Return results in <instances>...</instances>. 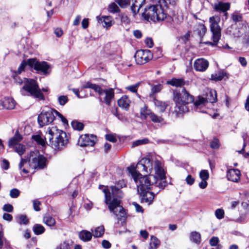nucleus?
Here are the masks:
<instances>
[{
  "label": "nucleus",
  "mask_w": 249,
  "mask_h": 249,
  "mask_svg": "<svg viewBox=\"0 0 249 249\" xmlns=\"http://www.w3.org/2000/svg\"><path fill=\"white\" fill-rule=\"evenodd\" d=\"M125 186V184L123 181H119L115 185L109 187L111 192L107 186H106L103 190L105 194V202L107 205L110 212L122 223H124L126 218V212L121 205L120 200L124 196L121 189Z\"/></svg>",
  "instance_id": "nucleus-1"
},
{
  "label": "nucleus",
  "mask_w": 249,
  "mask_h": 249,
  "mask_svg": "<svg viewBox=\"0 0 249 249\" xmlns=\"http://www.w3.org/2000/svg\"><path fill=\"white\" fill-rule=\"evenodd\" d=\"M160 159V157L148 155L146 158H142L137 164V169L142 172L151 173L154 168L159 182L158 185L159 190L156 194L163 189L167 185L166 180V172L164 169L163 164Z\"/></svg>",
  "instance_id": "nucleus-2"
},
{
  "label": "nucleus",
  "mask_w": 249,
  "mask_h": 249,
  "mask_svg": "<svg viewBox=\"0 0 249 249\" xmlns=\"http://www.w3.org/2000/svg\"><path fill=\"white\" fill-rule=\"evenodd\" d=\"M138 194L141 197V202L151 204L155 197V194L150 190L154 187L159 188L158 178L153 175H144L142 174L134 180Z\"/></svg>",
  "instance_id": "nucleus-3"
},
{
  "label": "nucleus",
  "mask_w": 249,
  "mask_h": 249,
  "mask_svg": "<svg viewBox=\"0 0 249 249\" xmlns=\"http://www.w3.org/2000/svg\"><path fill=\"white\" fill-rule=\"evenodd\" d=\"M173 100L176 105L174 113L178 115L186 111V105L193 102L194 97L190 94L185 88H183L181 91L178 89L173 90Z\"/></svg>",
  "instance_id": "nucleus-4"
},
{
  "label": "nucleus",
  "mask_w": 249,
  "mask_h": 249,
  "mask_svg": "<svg viewBox=\"0 0 249 249\" xmlns=\"http://www.w3.org/2000/svg\"><path fill=\"white\" fill-rule=\"evenodd\" d=\"M45 139L49 141V144L55 150L63 149L68 142L65 132L59 130L56 127L49 128Z\"/></svg>",
  "instance_id": "nucleus-5"
},
{
  "label": "nucleus",
  "mask_w": 249,
  "mask_h": 249,
  "mask_svg": "<svg viewBox=\"0 0 249 249\" xmlns=\"http://www.w3.org/2000/svg\"><path fill=\"white\" fill-rule=\"evenodd\" d=\"M142 17L146 20H151L154 22L162 21L165 19L173 20L170 16H167L161 4H149L145 8L142 13Z\"/></svg>",
  "instance_id": "nucleus-6"
},
{
  "label": "nucleus",
  "mask_w": 249,
  "mask_h": 249,
  "mask_svg": "<svg viewBox=\"0 0 249 249\" xmlns=\"http://www.w3.org/2000/svg\"><path fill=\"white\" fill-rule=\"evenodd\" d=\"M34 152L30 153V156L26 159L21 158L20 162L19 163L18 167L20 170L25 174H27L29 171L27 169L24 168L22 169V166L28 163L30 167H33L35 169L42 170L46 168L48 164V160L42 155L38 154L34 157Z\"/></svg>",
  "instance_id": "nucleus-7"
},
{
  "label": "nucleus",
  "mask_w": 249,
  "mask_h": 249,
  "mask_svg": "<svg viewBox=\"0 0 249 249\" xmlns=\"http://www.w3.org/2000/svg\"><path fill=\"white\" fill-rule=\"evenodd\" d=\"M217 101V95L215 90H211L207 93L206 97L204 98L198 96L197 100L194 103V108L197 111L206 113V110L205 105L206 103H215Z\"/></svg>",
  "instance_id": "nucleus-8"
},
{
  "label": "nucleus",
  "mask_w": 249,
  "mask_h": 249,
  "mask_svg": "<svg viewBox=\"0 0 249 249\" xmlns=\"http://www.w3.org/2000/svg\"><path fill=\"white\" fill-rule=\"evenodd\" d=\"M220 21V18L218 17L213 16L210 18V29L213 34L212 38L213 42H206L205 44H210L212 46H216L221 37V29L218 23Z\"/></svg>",
  "instance_id": "nucleus-9"
},
{
  "label": "nucleus",
  "mask_w": 249,
  "mask_h": 249,
  "mask_svg": "<svg viewBox=\"0 0 249 249\" xmlns=\"http://www.w3.org/2000/svg\"><path fill=\"white\" fill-rule=\"evenodd\" d=\"M22 89L28 92L32 96L40 100H44V96L41 92L37 82L33 79H28L25 81Z\"/></svg>",
  "instance_id": "nucleus-10"
},
{
  "label": "nucleus",
  "mask_w": 249,
  "mask_h": 249,
  "mask_svg": "<svg viewBox=\"0 0 249 249\" xmlns=\"http://www.w3.org/2000/svg\"><path fill=\"white\" fill-rule=\"evenodd\" d=\"M55 109L46 107L41 112L37 117V121L40 127L51 124L55 119Z\"/></svg>",
  "instance_id": "nucleus-11"
},
{
  "label": "nucleus",
  "mask_w": 249,
  "mask_h": 249,
  "mask_svg": "<svg viewBox=\"0 0 249 249\" xmlns=\"http://www.w3.org/2000/svg\"><path fill=\"white\" fill-rule=\"evenodd\" d=\"M29 66L38 72H41L44 75L49 74L50 66L47 62L38 61L36 58L28 59Z\"/></svg>",
  "instance_id": "nucleus-12"
},
{
  "label": "nucleus",
  "mask_w": 249,
  "mask_h": 249,
  "mask_svg": "<svg viewBox=\"0 0 249 249\" xmlns=\"http://www.w3.org/2000/svg\"><path fill=\"white\" fill-rule=\"evenodd\" d=\"M134 57L137 64L143 65L152 59L153 53L149 50H141L136 52Z\"/></svg>",
  "instance_id": "nucleus-13"
},
{
  "label": "nucleus",
  "mask_w": 249,
  "mask_h": 249,
  "mask_svg": "<svg viewBox=\"0 0 249 249\" xmlns=\"http://www.w3.org/2000/svg\"><path fill=\"white\" fill-rule=\"evenodd\" d=\"M96 141V137L93 135L85 134L81 135L78 141V144L82 147L93 146Z\"/></svg>",
  "instance_id": "nucleus-14"
},
{
  "label": "nucleus",
  "mask_w": 249,
  "mask_h": 249,
  "mask_svg": "<svg viewBox=\"0 0 249 249\" xmlns=\"http://www.w3.org/2000/svg\"><path fill=\"white\" fill-rule=\"evenodd\" d=\"M103 92L102 93V96L105 95V96L103 98L100 96L99 98V99L102 103H104L107 106H109L112 100L114 98V89L112 88L105 89H103Z\"/></svg>",
  "instance_id": "nucleus-15"
},
{
  "label": "nucleus",
  "mask_w": 249,
  "mask_h": 249,
  "mask_svg": "<svg viewBox=\"0 0 249 249\" xmlns=\"http://www.w3.org/2000/svg\"><path fill=\"white\" fill-rule=\"evenodd\" d=\"M209 63L204 58H198L195 60L194 63V68L196 71L203 72L208 68Z\"/></svg>",
  "instance_id": "nucleus-16"
},
{
  "label": "nucleus",
  "mask_w": 249,
  "mask_h": 249,
  "mask_svg": "<svg viewBox=\"0 0 249 249\" xmlns=\"http://www.w3.org/2000/svg\"><path fill=\"white\" fill-rule=\"evenodd\" d=\"M231 4L229 2L217 1L212 4L213 10L218 12L225 13L230 8Z\"/></svg>",
  "instance_id": "nucleus-17"
},
{
  "label": "nucleus",
  "mask_w": 249,
  "mask_h": 249,
  "mask_svg": "<svg viewBox=\"0 0 249 249\" xmlns=\"http://www.w3.org/2000/svg\"><path fill=\"white\" fill-rule=\"evenodd\" d=\"M166 84L176 87H181L184 85H188L189 81H185L183 78H173L167 81Z\"/></svg>",
  "instance_id": "nucleus-18"
},
{
  "label": "nucleus",
  "mask_w": 249,
  "mask_h": 249,
  "mask_svg": "<svg viewBox=\"0 0 249 249\" xmlns=\"http://www.w3.org/2000/svg\"><path fill=\"white\" fill-rule=\"evenodd\" d=\"M240 171L236 169L229 170L227 174V177L229 180L233 182H237L240 178Z\"/></svg>",
  "instance_id": "nucleus-19"
},
{
  "label": "nucleus",
  "mask_w": 249,
  "mask_h": 249,
  "mask_svg": "<svg viewBox=\"0 0 249 249\" xmlns=\"http://www.w3.org/2000/svg\"><path fill=\"white\" fill-rule=\"evenodd\" d=\"M1 105L6 109H13L16 106V102L13 98L10 97H4L1 101Z\"/></svg>",
  "instance_id": "nucleus-20"
},
{
  "label": "nucleus",
  "mask_w": 249,
  "mask_h": 249,
  "mask_svg": "<svg viewBox=\"0 0 249 249\" xmlns=\"http://www.w3.org/2000/svg\"><path fill=\"white\" fill-rule=\"evenodd\" d=\"M132 4L131 6V10L135 16L145 3V0H132Z\"/></svg>",
  "instance_id": "nucleus-21"
},
{
  "label": "nucleus",
  "mask_w": 249,
  "mask_h": 249,
  "mask_svg": "<svg viewBox=\"0 0 249 249\" xmlns=\"http://www.w3.org/2000/svg\"><path fill=\"white\" fill-rule=\"evenodd\" d=\"M23 139L22 135H21L18 131H17L14 136L11 138L8 142V146L10 147H12L17 144H18Z\"/></svg>",
  "instance_id": "nucleus-22"
},
{
  "label": "nucleus",
  "mask_w": 249,
  "mask_h": 249,
  "mask_svg": "<svg viewBox=\"0 0 249 249\" xmlns=\"http://www.w3.org/2000/svg\"><path fill=\"white\" fill-rule=\"evenodd\" d=\"M89 88L93 89L95 92H97L100 96H102L103 89L98 85L92 84L90 82H87L84 84L82 89Z\"/></svg>",
  "instance_id": "nucleus-23"
},
{
  "label": "nucleus",
  "mask_w": 249,
  "mask_h": 249,
  "mask_svg": "<svg viewBox=\"0 0 249 249\" xmlns=\"http://www.w3.org/2000/svg\"><path fill=\"white\" fill-rule=\"evenodd\" d=\"M99 23H103V26L107 28L110 27L112 24V18L111 16L97 17Z\"/></svg>",
  "instance_id": "nucleus-24"
},
{
  "label": "nucleus",
  "mask_w": 249,
  "mask_h": 249,
  "mask_svg": "<svg viewBox=\"0 0 249 249\" xmlns=\"http://www.w3.org/2000/svg\"><path fill=\"white\" fill-rule=\"evenodd\" d=\"M130 103V100L129 99L128 96L125 95L122 97L118 101V106L120 107L124 108L126 110H127L129 109Z\"/></svg>",
  "instance_id": "nucleus-25"
},
{
  "label": "nucleus",
  "mask_w": 249,
  "mask_h": 249,
  "mask_svg": "<svg viewBox=\"0 0 249 249\" xmlns=\"http://www.w3.org/2000/svg\"><path fill=\"white\" fill-rule=\"evenodd\" d=\"M153 102L155 107L158 108L160 112H164L166 108L168 106L167 102L158 100L155 98L153 99Z\"/></svg>",
  "instance_id": "nucleus-26"
},
{
  "label": "nucleus",
  "mask_w": 249,
  "mask_h": 249,
  "mask_svg": "<svg viewBox=\"0 0 249 249\" xmlns=\"http://www.w3.org/2000/svg\"><path fill=\"white\" fill-rule=\"evenodd\" d=\"M92 235L90 232L87 230H82L79 233V237L84 242H88L91 239Z\"/></svg>",
  "instance_id": "nucleus-27"
},
{
  "label": "nucleus",
  "mask_w": 249,
  "mask_h": 249,
  "mask_svg": "<svg viewBox=\"0 0 249 249\" xmlns=\"http://www.w3.org/2000/svg\"><path fill=\"white\" fill-rule=\"evenodd\" d=\"M207 31V28L203 24L199 23L196 26L195 32L199 36L200 38H202L205 34Z\"/></svg>",
  "instance_id": "nucleus-28"
},
{
  "label": "nucleus",
  "mask_w": 249,
  "mask_h": 249,
  "mask_svg": "<svg viewBox=\"0 0 249 249\" xmlns=\"http://www.w3.org/2000/svg\"><path fill=\"white\" fill-rule=\"evenodd\" d=\"M160 241L154 235H151L149 249H157L160 245Z\"/></svg>",
  "instance_id": "nucleus-29"
},
{
  "label": "nucleus",
  "mask_w": 249,
  "mask_h": 249,
  "mask_svg": "<svg viewBox=\"0 0 249 249\" xmlns=\"http://www.w3.org/2000/svg\"><path fill=\"white\" fill-rule=\"evenodd\" d=\"M190 238L192 242L196 244H199L201 242V235L197 231L191 232Z\"/></svg>",
  "instance_id": "nucleus-30"
},
{
  "label": "nucleus",
  "mask_w": 249,
  "mask_h": 249,
  "mask_svg": "<svg viewBox=\"0 0 249 249\" xmlns=\"http://www.w3.org/2000/svg\"><path fill=\"white\" fill-rule=\"evenodd\" d=\"M152 112L151 110L148 108L147 106L146 105H144L140 110L141 118L143 119H146L148 117H149Z\"/></svg>",
  "instance_id": "nucleus-31"
},
{
  "label": "nucleus",
  "mask_w": 249,
  "mask_h": 249,
  "mask_svg": "<svg viewBox=\"0 0 249 249\" xmlns=\"http://www.w3.org/2000/svg\"><path fill=\"white\" fill-rule=\"evenodd\" d=\"M226 74V72L224 71H218L211 75V79L215 81H220Z\"/></svg>",
  "instance_id": "nucleus-32"
},
{
  "label": "nucleus",
  "mask_w": 249,
  "mask_h": 249,
  "mask_svg": "<svg viewBox=\"0 0 249 249\" xmlns=\"http://www.w3.org/2000/svg\"><path fill=\"white\" fill-rule=\"evenodd\" d=\"M127 169L129 172L131 174L134 180L137 178L141 174L140 172H142L141 171H139L137 169V166L135 167L134 166H131L127 168Z\"/></svg>",
  "instance_id": "nucleus-33"
},
{
  "label": "nucleus",
  "mask_w": 249,
  "mask_h": 249,
  "mask_svg": "<svg viewBox=\"0 0 249 249\" xmlns=\"http://www.w3.org/2000/svg\"><path fill=\"white\" fill-rule=\"evenodd\" d=\"M33 231L35 234L40 235L45 232V229L42 225L36 224L33 227Z\"/></svg>",
  "instance_id": "nucleus-34"
},
{
  "label": "nucleus",
  "mask_w": 249,
  "mask_h": 249,
  "mask_svg": "<svg viewBox=\"0 0 249 249\" xmlns=\"http://www.w3.org/2000/svg\"><path fill=\"white\" fill-rule=\"evenodd\" d=\"M107 10L112 14L119 13L120 11L119 7L115 2H112L108 5Z\"/></svg>",
  "instance_id": "nucleus-35"
},
{
  "label": "nucleus",
  "mask_w": 249,
  "mask_h": 249,
  "mask_svg": "<svg viewBox=\"0 0 249 249\" xmlns=\"http://www.w3.org/2000/svg\"><path fill=\"white\" fill-rule=\"evenodd\" d=\"M149 118L154 123H162L164 121V119L161 116H159L154 112L151 114Z\"/></svg>",
  "instance_id": "nucleus-36"
},
{
  "label": "nucleus",
  "mask_w": 249,
  "mask_h": 249,
  "mask_svg": "<svg viewBox=\"0 0 249 249\" xmlns=\"http://www.w3.org/2000/svg\"><path fill=\"white\" fill-rule=\"evenodd\" d=\"M71 125L73 129L78 131L82 130L84 127V124L76 120L72 121Z\"/></svg>",
  "instance_id": "nucleus-37"
},
{
  "label": "nucleus",
  "mask_w": 249,
  "mask_h": 249,
  "mask_svg": "<svg viewBox=\"0 0 249 249\" xmlns=\"http://www.w3.org/2000/svg\"><path fill=\"white\" fill-rule=\"evenodd\" d=\"M104 232L105 229L104 226H99L95 229L94 231L93 232V235L95 237H100L102 236Z\"/></svg>",
  "instance_id": "nucleus-38"
},
{
  "label": "nucleus",
  "mask_w": 249,
  "mask_h": 249,
  "mask_svg": "<svg viewBox=\"0 0 249 249\" xmlns=\"http://www.w3.org/2000/svg\"><path fill=\"white\" fill-rule=\"evenodd\" d=\"M15 146V151L21 157L22 155L24 153L26 149V147L24 145L19 143Z\"/></svg>",
  "instance_id": "nucleus-39"
},
{
  "label": "nucleus",
  "mask_w": 249,
  "mask_h": 249,
  "mask_svg": "<svg viewBox=\"0 0 249 249\" xmlns=\"http://www.w3.org/2000/svg\"><path fill=\"white\" fill-rule=\"evenodd\" d=\"M17 222L20 225H26L29 223V219L26 215L20 214L17 217Z\"/></svg>",
  "instance_id": "nucleus-40"
},
{
  "label": "nucleus",
  "mask_w": 249,
  "mask_h": 249,
  "mask_svg": "<svg viewBox=\"0 0 249 249\" xmlns=\"http://www.w3.org/2000/svg\"><path fill=\"white\" fill-rule=\"evenodd\" d=\"M43 222L49 227H52L55 224V219L51 216H45L43 219Z\"/></svg>",
  "instance_id": "nucleus-41"
},
{
  "label": "nucleus",
  "mask_w": 249,
  "mask_h": 249,
  "mask_svg": "<svg viewBox=\"0 0 249 249\" xmlns=\"http://www.w3.org/2000/svg\"><path fill=\"white\" fill-rule=\"evenodd\" d=\"M163 86L161 84H158L156 85L152 86L151 88L152 93L150 94V96L153 97L154 98V94L155 93L160 92Z\"/></svg>",
  "instance_id": "nucleus-42"
},
{
  "label": "nucleus",
  "mask_w": 249,
  "mask_h": 249,
  "mask_svg": "<svg viewBox=\"0 0 249 249\" xmlns=\"http://www.w3.org/2000/svg\"><path fill=\"white\" fill-rule=\"evenodd\" d=\"M111 113L114 116H115L119 120L121 121H126V118L122 114H121L118 112V108L117 107H114L112 109Z\"/></svg>",
  "instance_id": "nucleus-43"
},
{
  "label": "nucleus",
  "mask_w": 249,
  "mask_h": 249,
  "mask_svg": "<svg viewBox=\"0 0 249 249\" xmlns=\"http://www.w3.org/2000/svg\"><path fill=\"white\" fill-rule=\"evenodd\" d=\"M149 142V140L147 138H144L142 140H138L133 142L132 146L133 147L142 145L147 144Z\"/></svg>",
  "instance_id": "nucleus-44"
},
{
  "label": "nucleus",
  "mask_w": 249,
  "mask_h": 249,
  "mask_svg": "<svg viewBox=\"0 0 249 249\" xmlns=\"http://www.w3.org/2000/svg\"><path fill=\"white\" fill-rule=\"evenodd\" d=\"M29 66L28 59L27 61L23 60L18 67L16 73L17 74H20L22 71H24L25 68L26 66Z\"/></svg>",
  "instance_id": "nucleus-45"
},
{
  "label": "nucleus",
  "mask_w": 249,
  "mask_h": 249,
  "mask_svg": "<svg viewBox=\"0 0 249 249\" xmlns=\"http://www.w3.org/2000/svg\"><path fill=\"white\" fill-rule=\"evenodd\" d=\"M32 139L36 142L38 144L44 145L45 144L44 140L39 135H33Z\"/></svg>",
  "instance_id": "nucleus-46"
},
{
  "label": "nucleus",
  "mask_w": 249,
  "mask_h": 249,
  "mask_svg": "<svg viewBox=\"0 0 249 249\" xmlns=\"http://www.w3.org/2000/svg\"><path fill=\"white\" fill-rule=\"evenodd\" d=\"M141 85V82L127 87L126 89L133 93H136L138 88Z\"/></svg>",
  "instance_id": "nucleus-47"
},
{
  "label": "nucleus",
  "mask_w": 249,
  "mask_h": 249,
  "mask_svg": "<svg viewBox=\"0 0 249 249\" xmlns=\"http://www.w3.org/2000/svg\"><path fill=\"white\" fill-rule=\"evenodd\" d=\"M68 98L66 95H61L58 97V102L61 106H64L68 103Z\"/></svg>",
  "instance_id": "nucleus-48"
},
{
  "label": "nucleus",
  "mask_w": 249,
  "mask_h": 249,
  "mask_svg": "<svg viewBox=\"0 0 249 249\" xmlns=\"http://www.w3.org/2000/svg\"><path fill=\"white\" fill-rule=\"evenodd\" d=\"M116 2L121 8H125L130 3V0H116Z\"/></svg>",
  "instance_id": "nucleus-49"
},
{
  "label": "nucleus",
  "mask_w": 249,
  "mask_h": 249,
  "mask_svg": "<svg viewBox=\"0 0 249 249\" xmlns=\"http://www.w3.org/2000/svg\"><path fill=\"white\" fill-rule=\"evenodd\" d=\"M210 146L212 149H218L220 146V143L218 139L214 138L210 142Z\"/></svg>",
  "instance_id": "nucleus-50"
},
{
  "label": "nucleus",
  "mask_w": 249,
  "mask_h": 249,
  "mask_svg": "<svg viewBox=\"0 0 249 249\" xmlns=\"http://www.w3.org/2000/svg\"><path fill=\"white\" fill-rule=\"evenodd\" d=\"M20 194V191L16 188L12 189L10 192V196L13 198H17Z\"/></svg>",
  "instance_id": "nucleus-51"
},
{
  "label": "nucleus",
  "mask_w": 249,
  "mask_h": 249,
  "mask_svg": "<svg viewBox=\"0 0 249 249\" xmlns=\"http://www.w3.org/2000/svg\"><path fill=\"white\" fill-rule=\"evenodd\" d=\"M55 249H71V245L67 241L61 243Z\"/></svg>",
  "instance_id": "nucleus-52"
},
{
  "label": "nucleus",
  "mask_w": 249,
  "mask_h": 249,
  "mask_svg": "<svg viewBox=\"0 0 249 249\" xmlns=\"http://www.w3.org/2000/svg\"><path fill=\"white\" fill-rule=\"evenodd\" d=\"M200 178L202 180H207L209 177V174L207 170H201L199 173Z\"/></svg>",
  "instance_id": "nucleus-53"
},
{
  "label": "nucleus",
  "mask_w": 249,
  "mask_h": 249,
  "mask_svg": "<svg viewBox=\"0 0 249 249\" xmlns=\"http://www.w3.org/2000/svg\"><path fill=\"white\" fill-rule=\"evenodd\" d=\"M55 114L61 119V120L63 122L64 125H68L67 119L62 114L56 110L55 111Z\"/></svg>",
  "instance_id": "nucleus-54"
},
{
  "label": "nucleus",
  "mask_w": 249,
  "mask_h": 249,
  "mask_svg": "<svg viewBox=\"0 0 249 249\" xmlns=\"http://www.w3.org/2000/svg\"><path fill=\"white\" fill-rule=\"evenodd\" d=\"M215 216L218 219H221L224 217V212L222 209H218L215 212Z\"/></svg>",
  "instance_id": "nucleus-55"
},
{
  "label": "nucleus",
  "mask_w": 249,
  "mask_h": 249,
  "mask_svg": "<svg viewBox=\"0 0 249 249\" xmlns=\"http://www.w3.org/2000/svg\"><path fill=\"white\" fill-rule=\"evenodd\" d=\"M219 242V238L217 237L213 236L210 239L209 243L211 246L214 247L216 246Z\"/></svg>",
  "instance_id": "nucleus-56"
},
{
  "label": "nucleus",
  "mask_w": 249,
  "mask_h": 249,
  "mask_svg": "<svg viewBox=\"0 0 249 249\" xmlns=\"http://www.w3.org/2000/svg\"><path fill=\"white\" fill-rule=\"evenodd\" d=\"M231 17L233 21L235 23L242 20V16L241 15L233 14L231 15Z\"/></svg>",
  "instance_id": "nucleus-57"
},
{
  "label": "nucleus",
  "mask_w": 249,
  "mask_h": 249,
  "mask_svg": "<svg viewBox=\"0 0 249 249\" xmlns=\"http://www.w3.org/2000/svg\"><path fill=\"white\" fill-rule=\"evenodd\" d=\"M243 47L246 49H248V51H249V36H245L244 37L243 39Z\"/></svg>",
  "instance_id": "nucleus-58"
},
{
  "label": "nucleus",
  "mask_w": 249,
  "mask_h": 249,
  "mask_svg": "<svg viewBox=\"0 0 249 249\" xmlns=\"http://www.w3.org/2000/svg\"><path fill=\"white\" fill-rule=\"evenodd\" d=\"M3 211L8 213H11L13 211V207L11 204H6L3 207Z\"/></svg>",
  "instance_id": "nucleus-59"
},
{
  "label": "nucleus",
  "mask_w": 249,
  "mask_h": 249,
  "mask_svg": "<svg viewBox=\"0 0 249 249\" xmlns=\"http://www.w3.org/2000/svg\"><path fill=\"white\" fill-rule=\"evenodd\" d=\"M105 137L106 139L109 142H115L117 141V139L113 134H106Z\"/></svg>",
  "instance_id": "nucleus-60"
},
{
  "label": "nucleus",
  "mask_w": 249,
  "mask_h": 249,
  "mask_svg": "<svg viewBox=\"0 0 249 249\" xmlns=\"http://www.w3.org/2000/svg\"><path fill=\"white\" fill-rule=\"evenodd\" d=\"M34 209L36 211H39L40 210V205L41 204L40 202L37 200H34L33 201Z\"/></svg>",
  "instance_id": "nucleus-61"
},
{
  "label": "nucleus",
  "mask_w": 249,
  "mask_h": 249,
  "mask_svg": "<svg viewBox=\"0 0 249 249\" xmlns=\"http://www.w3.org/2000/svg\"><path fill=\"white\" fill-rule=\"evenodd\" d=\"M185 180L188 185H191L194 183L195 179L191 175H188L186 178Z\"/></svg>",
  "instance_id": "nucleus-62"
},
{
  "label": "nucleus",
  "mask_w": 249,
  "mask_h": 249,
  "mask_svg": "<svg viewBox=\"0 0 249 249\" xmlns=\"http://www.w3.org/2000/svg\"><path fill=\"white\" fill-rule=\"evenodd\" d=\"M145 43L147 47L150 48H152L154 45L153 40L151 38H146L145 40Z\"/></svg>",
  "instance_id": "nucleus-63"
},
{
  "label": "nucleus",
  "mask_w": 249,
  "mask_h": 249,
  "mask_svg": "<svg viewBox=\"0 0 249 249\" xmlns=\"http://www.w3.org/2000/svg\"><path fill=\"white\" fill-rule=\"evenodd\" d=\"M190 31H188L187 33H185V35L181 37V38L184 42H186L189 40L190 37Z\"/></svg>",
  "instance_id": "nucleus-64"
}]
</instances>
